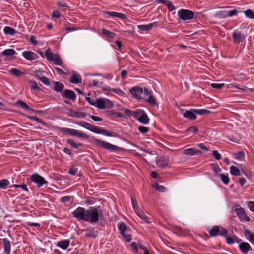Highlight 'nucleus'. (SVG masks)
<instances>
[{"label": "nucleus", "instance_id": "1", "mask_svg": "<svg viewBox=\"0 0 254 254\" xmlns=\"http://www.w3.org/2000/svg\"><path fill=\"white\" fill-rule=\"evenodd\" d=\"M72 213L78 220L94 223L98 221L100 216L102 215V211L99 206L91 207L88 210L78 207Z\"/></svg>", "mask_w": 254, "mask_h": 254}, {"label": "nucleus", "instance_id": "2", "mask_svg": "<svg viewBox=\"0 0 254 254\" xmlns=\"http://www.w3.org/2000/svg\"><path fill=\"white\" fill-rule=\"evenodd\" d=\"M95 107H96L99 109H104L105 108H111L113 107L112 102L108 99L106 98H98L95 101Z\"/></svg>", "mask_w": 254, "mask_h": 254}, {"label": "nucleus", "instance_id": "3", "mask_svg": "<svg viewBox=\"0 0 254 254\" xmlns=\"http://www.w3.org/2000/svg\"><path fill=\"white\" fill-rule=\"evenodd\" d=\"M178 15L179 18L186 21L193 18L194 12L191 10L181 9L178 11Z\"/></svg>", "mask_w": 254, "mask_h": 254}, {"label": "nucleus", "instance_id": "4", "mask_svg": "<svg viewBox=\"0 0 254 254\" xmlns=\"http://www.w3.org/2000/svg\"><path fill=\"white\" fill-rule=\"evenodd\" d=\"M94 143L97 145L103 147L104 149H107L109 151H116L118 149V147L111 144L110 143L100 140L98 139H94Z\"/></svg>", "mask_w": 254, "mask_h": 254}, {"label": "nucleus", "instance_id": "5", "mask_svg": "<svg viewBox=\"0 0 254 254\" xmlns=\"http://www.w3.org/2000/svg\"><path fill=\"white\" fill-rule=\"evenodd\" d=\"M227 230L222 227L218 226H213L209 231V233L211 236H215L217 235L225 236L227 234Z\"/></svg>", "mask_w": 254, "mask_h": 254}, {"label": "nucleus", "instance_id": "6", "mask_svg": "<svg viewBox=\"0 0 254 254\" xmlns=\"http://www.w3.org/2000/svg\"><path fill=\"white\" fill-rule=\"evenodd\" d=\"M145 89L141 87H134L131 89L130 93L131 95L136 99H143L144 93H145Z\"/></svg>", "mask_w": 254, "mask_h": 254}, {"label": "nucleus", "instance_id": "7", "mask_svg": "<svg viewBox=\"0 0 254 254\" xmlns=\"http://www.w3.org/2000/svg\"><path fill=\"white\" fill-rule=\"evenodd\" d=\"M135 118L140 123L143 124H147L149 122L148 117L143 110L136 111Z\"/></svg>", "mask_w": 254, "mask_h": 254}, {"label": "nucleus", "instance_id": "8", "mask_svg": "<svg viewBox=\"0 0 254 254\" xmlns=\"http://www.w3.org/2000/svg\"><path fill=\"white\" fill-rule=\"evenodd\" d=\"M31 181L37 184L38 187H40L44 184L48 183V182L38 174H34L31 176Z\"/></svg>", "mask_w": 254, "mask_h": 254}, {"label": "nucleus", "instance_id": "9", "mask_svg": "<svg viewBox=\"0 0 254 254\" xmlns=\"http://www.w3.org/2000/svg\"><path fill=\"white\" fill-rule=\"evenodd\" d=\"M143 99L153 106H156L157 104L155 99L152 95L151 92L148 91L147 89H145Z\"/></svg>", "mask_w": 254, "mask_h": 254}, {"label": "nucleus", "instance_id": "10", "mask_svg": "<svg viewBox=\"0 0 254 254\" xmlns=\"http://www.w3.org/2000/svg\"><path fill=\"white\" fill-rule=\"evenodd\" d=\"M232 37L234 43L239 44L245 41V37L240 32L234 31L232 33Z\"/></svg>", "mask_w": 254, "mask_h": 254}, {"label": "nucleus", "instance_id": "11", "mask_svg": "<svg viewBox=\"0 0 254 254\" xmlns=\"http://www.w3.org/2000/svg\"><path fill=\"white\" fill-rule=\"evenodd\" d=\"M235 212L241 221L248 222L250 218L247 215L243 208L240 207L235 209Z\"/></svg>", "mask_w": 254, "mask_h": 254}, {"label": "nucleus", "instance_id": "12", "mask_svg": "<svg viewBox=\"0 0 254 254\" xmlns=\"http://www.w3.org/2000/svg\"><path fill=\"white\" fill-rule=\"evenodd\" d=\"M77 125L82 127H83L90 130L93 132H98L97 131V127H95L93 125H92L89 123L84 122V121H80L76 123Z\"/></svg>", "mask_w": 254, "mask_h": 254}, {"label": "nucleus", "instance_id": "13", "mask_svg": "<svg viewBox=\"0 0 254 254\" xmlns=\"http://www.w3.org/2000/svg\"><path fill=\"white\" fill-rule=\"evenodd\" d=\"M23 56L29 61L34 60L38 58V55L33 52L30 51H25L22 52Z\"/></svg>", "mask_w": 254, "mask_h": 254}, {"label": "nucleus", "instance_id": "14", "mask_svg": "<svg viewBox=\"0 0 254 254\" xmlns=\"http://www.w3.org/2000/svg\"><path fill=\"white\" fill-rule=\"evenodd\" d=\"M239 248L243 254H246L251 250V247L248 243L241 242L239 245Z\"/></svg>", "mask_w": 254, "mask_h": 254}, {"label": "nucleus", "instance_id": "15", "mask_svg": "<svg viewBox=\"0 0 254 254\" xmlns=\"http://www.w3.org/2000/svg\"><path fill=\"white\" fill-rule=\"evenodd\" d=\"M1 241L4 248V254H10L11 252V244L10 241L7 238L2 239Z\"/></svg>", "mask_w": 254, "mask_h": 254}, {"label": "nucleus", "instance_id": "16", "mask_svg": "<svg viewBox=\"0 0 254 254\" xmlns=\"http://www.w3.org/2000/svg\"><path fill=\"white\" fill-rule=\"evenodd\" d=\"M69 240H62L58 242L56 245L57 247L61 248L63 250H66L70 244Z\"/></svg>", "mask_w": 254, "mask_h": 254}, {"label": "nucleus", "instance_id": "17", "mask_svg": "<svg viewBox=\"0 0 254 254\" xmlns=\"http://www.w3.org/2000/svg\"><path fill=\"white\" fill-rule=\"evenodd\" d=\"M183 153L187 155L194 156L201 153V152L197 149L190 148L184 150Z\"/></svg>", "mask_w": 254, "mask_h": 254}, {"label": "nucleus", "instance_id": "18", "mask_svg": "<svg viewBox=\"0 0 254 254\" xmlns=\"http://www.w3.org/2000/svg\"><path fill=\"white\" fill-rule=\"evenodd\" d=\"M69 116L74 118H84L86 114L83 112L71 110L69 113Z\"/></svg>", "mask_w": 254, "mask_h": 254}, {"label": "nucleus", "instance_id": "19", "mask_svg": "<svg viewBox=\"0 0 254 254\" xmlns=\"http://www.w3.org/2000/svg\"><path fill=\"white\" fill-rule=\"evenodd\" d=\"M169 161L167 158L165 157L159 158L156 160L157 165L159 167L164 168L168 165Z\"/></svg>", "mask_w": 254, "mask_h": 254}, {"label": "nucleus", "instance_id": "20", "mask_svg": "<svg viewBox=\"0 0 254 254\" xmlns=\"http://www.w3.org/2000/svg\"><path fill=\"white\" fill-rule=\"evenodd\" d=\"M64 96L66 98L75 100L76 97L75 93L70 90H65L64 92Z\"/></svg>", "mask_w": 254, "mask_h": 254}, {"label": "nucleus", "instance_id": "21", "mask_svg": "<svg viewBox=\"0 0 254 254\" xmlns=\"http://www.w3.org/2000/svg\"><path fill=\"white\" fill-rule=\"evenodd\" d=\"M70 82L73 84H78L81 82V77L80 75L76 73L73 72V75L70 78Z\"/></svg>", "mask_w": 254, "mask_h": 254}, {"label": "nucleus", "instance_id": "22", "mask_svg": "<svg viewBox=\"0 0 254 254\" xmlns=\"http://www.w3.org/2000/svg\"><path fill=\"white\" fill-rule=\"evenodd\" d=\"M195 112L194 111V110L190 111H186L183 114V116L185 118H188L191 119H195L196 118V116L195 114Z\"/></svg>", "mask_w": 254, "mask_h": 254}, {"label": "nucleus", "instance_id": "23", "mask_svg": "<svg viewBox=\"0 0 254 254\" xmlns=\"http://www.w3.org/2000/svg\"><path fill=\"white\" fill-rule=\"evenodd\" d=\"M142 220L146 223H150L149 218L144 214L142 210L136 211V213Z\"/></svg>", "mask_w": 254, "mask_h": 254}, {"label": "nucleus", "instance_id": "24", "mask_svg": "<svg viewBox=\"0 0 254 254\" xmlns=\"http://www.w3.org/2000/svg\"><path fill=\"white\" fill-rule=\"evenodd\" d=\"M155 23H149L146 25H140L138 26V28L141 31H148L151 29Z\"/></svg>", "mask_w": 254, "mask_h": 254}, {"label": "nucleus", "instance_id": "25", "mask_svg": "<svg viewBox=\"0 0 254 254\" xmlns=\"http://www.w3.org/2000/svg\"><path fill=\"white\" fill-rule=\"evenodd\" d=\"M57 55L53 54L49 49H47L45 52L46 58L49 61H53L55 56H56Z\"/></svg>", "mask_w": 254, "mask_h": 254}, {"label": "nucleus", "instance_id": "26", "mask_svg": "<svg viewBox=\"0 0 254 254\" xmlns=\"http://www.w3.org/2000/svg\"><path fill=\"white\" fill-rule=\"evenodd\" d=\"M73 136L78 138H83L86 139L89 138V136L86 133L76 129Z\"/></svg>", "mask_w": 254, "mask_h": 254}, {"label": "nucleus", "instance_id": "27", "mask_svg": "<svg viewBox=\"0 0 254 254\" xmlns=\"http://www.w3.org/2000/svg\"><path fill=\"white\" fill-rule=\"evenodd\" d=\"M245 235L247 239L253 245H254V234L252 232L246 230L245 232Z\"/></svg>", "mask_w": 254, "mask_h": 254}, {"label": "nucleus", "instance_id": "28", "mask_svg": "<svg viewBox=\"0 0 254 254\" xmlns=\"http://www.w3.org/2000/svg\"><path fill=\"white\" fill-rule=\"evenodd\" d=\"M230 173L232 175L239 176L240 175V170L235 166H231L230 168Z\"/></svg>", "mask_w": 254, "mask_h": 254}, {"label": "nucleus", "instance_id": "29", "mask_svg": "<svg viewBox=\"0 0 254 254\" xmlns=\"http://www.w3.org/2000/svg\"><path fill=\"white\" fill-rule=\"evenodd\" d=\"M3 31L5 34L10 35H13L16 33L15 30L13 28L9 26H6Z\"/></svg>", "mask_w": 254, "mask_h": 254}, {"label": "nucleus", "instance_id": "30", "mask_svg": "<svg viewBox=\"0 0 254 254\" xmlns=\"http://www.w3.org/2000/svg\"><path fill=\"white\" fill-rule=\"evenodd\" d=\"M109 91L112 92L113 93H116V94L121 96H123L125 95V93L123 91H122L120 88H110L109 89Z\"/></svg>", "mask_w": 254, "mask_h": 254}, {"label": "nucleus", "instance_id": "31", "mask_svg": "<svg viewBox=\"0 0 254 254\" xmlns=\"http://www.w3.org/2000/svg\"><path fill=\"white\" fill-rule=\"evenodd\" d=\"M53 61H54V63L55 64L61 66L62 67H64V65H63V61L58 54L56 55V56H55Z\"/></svg>", "mask_w": 254, "mask_h": 254}, {"label": "nucleus", "instance_id": "32", "mask_svg": "<svg viewBox=\"0 0 254 254\" xmlns=\"http://www.w3.org/2000/svg\"><path fill=\"white\" fill-rule=\"evenodd\" d=\"M226 241L228 244H232L235 242H239V240L236 237H226Z\"/></svg>", "mask_w": 254, "mask_h": 254}, {"label": "nucleus", "instance_id": "33", "mask_svg": "<svg viewBox=\"0 0 254 254\" xmlns=\"http://www.w3.org/2000/svg\"><path fill=\"white\" fill-rule=\"evenodd\" d=\"M15 51L13 49H7L2 52V54L4 56H11L15 54Z\"/></svg>", "mask_w": 254, "mask_h": 254}, {"label": "nucleus", "instance_id": "34", "mask_svg": "<svg viewBox=\"0 0 254 254\" xmlns=\"http://www.w3.org/2000/svg\"><path fill=\"white\" fill-rule=\"evenodd\" d=\"M97 130L99 132H95L96 133L102 134L106 136H113L112 134V133L111 132H110L109 131L105 130H103L101 131L100 128L98 127H97Z\"/></svg>", "mask_w": 254, "mask_h": 254}, {"label": "nucleus", "instance_id": "35", "mask_svg": "<svg viewBox=\"0 0 254 254\" xmlns=\"http://www.w3.org/2000/svg\"><path fill=\"white\" fill-rule=\"evenodd\" d=\"M216 17L218 18H225L227 17V11H220L216 13Z\"/></svg>", "mask_w": 254, "mask_h": 254}, {"label": "nucleus", "instance_id": "36", "mask_svg": "<svg viewBox=\"0 0 254 254\" xmlns=\"http://www.w3.org/2000/svg\"><path fill=\"white\" fill-rule=\"evenodd\" d=\"M119 230L121 234H124L127 230L126 225L123 223H120L118 224Z\"/></svg>", "mask_w": 254, "mask_h": 254}, {"label": "nucleus", "instance_id": "37", "mask_svg": "<svg viewBox=\"0 0 254 254\" xmlns=\"http://www.w3.org/2000/svg\"><path fill=\"white\" fill-rule=\"evenodd\" d=\"M243 12L247 18L251 19H254V13L251 9L243 11Z\"/></svg>", "mask_w": 254, "mask_h": 254}, {"label": "nucleus", "instance_id": "38", "mask_svg": "<svg viewBox=\"0 0 254 254\" xmlns=\"http://www.w3.org/2000/svg\"><path fill=\"white\" fill-rule=\"evenodd\" d=\"M9 181L7 179H2L0 181V188L5 189L9 185Z\"/></svg>", "mask_w": 254, "mask_h": 254}, {"label": "nucleus", "instance_id": "39", "mask_svg": "<svg viewBox=\"0 0 254 254\" xmlns=\"http://www.w3.org/2000/svg\"><path fill=\"white\" fill-rule=\"evenodd\" d=\"M187 132L188 135L195 134L198 132V129L193 126H191L187 129Z\"/></svg>", "mask_w": 254, "mask_h": 254}, {"label": "nucleus", "instance_id": "40", "mask_svg": "<svg viewBox=\"0 0 254 254\" xmlns=\"http://www.w3.org/2000/svg\"><path fill=\"white\" fill-rule=\"evenodd\" d=\"M64 85L60 82H55V90L57 92H61L64 88Z\"/></svg>", "mask_w": 254, "mask_h": 254}, {"label": "nucleus", "instance_id": "41", "mask_svg": "<svg viewBox=\"0 0 254 254\" xmlns=\"http://www.w3.org/2000/svg\"><path fill=\"white\" fill-rule=\"evenodd\" d=\"M67 142L75 148H78L81 146V144L77 143L71 139H68L67 140Z\"/></svg>", "mask_w": 254, "mask_h": 254}, {"label": "nucleus", "instance_id": "42", "mask_svg": "<svg viewBox=\"0 0 254 254\" xmlns=\"http://www.w3.org/2000/svg\"><path fill=\"white\" fill-rule=\"evenodd\" d=\"M16 104L17 105L20 106V107H21L22 108H23L24 109H25L26 110H28L30 109L29 106L22 101H21V100L17 101L16 102Z\"/></svg>", "mask_w": 254, "mask_h": 254}, {"label": "nucleus", "instance_id": "43", "mask_svg": "<svg viewBox=\"0 0 254 254\" xmlns=\"http://www.w3.org/2000/svg\"><path fill=\"white\" fill-rule=\"evenodd\" d=\"M234 156L236 160H243L245 157V154L243 152H239L237 153H235Z\"/></svg>", "mask_w": 254, "mask_h": 254}, {"label": "nucleus", "instance_id": "44", "mask_svg": "<svg viewBox=\"0 0 254 254\" xmlns=\"http://www.w3.org/2000/svg\"><path fill=\"white\" fill-rule=\"evenodd\" d=\"M153 187L158 191L160 192H165L166 190V189L165 187L162 185H160L156 183L153 185Z\"/></svg>", "mask_w": 254, "mask_h": 254}, {"label": "nucleus", "instance_id": "45", "mask_svg": "<svg viewBox=\"0 0 254 254\" xmlns=\"http://www.w3.org/2000/svg\"><path fill=\"white\" fill-rule=\"evenodd\" d=\"M102 31L103 34L108 36L110 38H113L115 36V34L114 33L109 31L105 29H103Z\"/></svg>", "mask_w": 254, "mask_h": 254}, {"label": "nucleus", "instance_id": "46", "mask_svg": "<svg viewBox=\"0 0 254 254\" xmlns=\"http://www.w3.org/2000/svg\"><path fill=\"white\" fill-rule=\"evenodd\" d=\"M71 128H65V127H60L59 130L61 132L63 133L65 135H70Z\"/></svg>", "mask_w": 254, "mask_h": 254}, {"label": "nucleus", "instance_id": "47", "mask_svg": "<svg viewBox=\"0 0 254 254\" xmlns=\"http://www.w3.org/2000/svg\"><path fill=\"white\" fill-rule=\"evenodd\" d=\"M9 72L13 75L16 76H19L23 74V73L20 71L17 68H12L10 70Z\"/></svg>", "mask_w": 254, "mask_h": 254}, {"label": "nucleus", "instance_id": "48", "mask_svg": "<svg viewBox=\"0 0 254 254\" xmlns=\"http://www.w3.org/2000/svg\"><path fill=\"white\" fill-rule=\"evenodd\" d=\"M162 1L164 2V3L167 6L169 10L170 11H172L174 10H175V7L173 5V4H172V2L171 1H168V0H162Z\"/></svg>", "mask_w": 254, "mask_h": 254}, {"label": "nucleus", "instance_id": "49", "mask_svg": "<svg viewBox=\"0 0 254 254\" xmlns=\"http://www.w3.org/2000/svg\"><path fill=\"white\" fill-rule=\"evenodd\" d=\"M220 177L222 181V182L225 184H228L229 182V178L228 176V175L223 174H220Z\"/></svg>", "mask_w": 254, "mask_h": 254}, {"label": "nucleus", "instance_id": "50", "mask_svg": "<svg viewBox=\"0 0 254 254\" xmlns=\"http://www.w3.org/2000/svg\"><path fill=\"white\" fill-rule=\"evenodd\" d=\"M29 85L30 87L32 89L35 90H38L39 89V88L36 82L34 81H29Z\"/></svg>", "mask_w": 254, "mask_h": 254}, {"label": "nucleus", "instance_id": "51", "mask_svg": "<svg viewBox=\"0 0 254 254\" xmlns=\"http://www.w3.org/2000/svg\"><path fill=\"white\" fill-rule=\"evenodd\" d=\"M194 111L199 114V115H204L206 114L207 113H208L209 112V111L205 110V109H197V110H194Z\"/></svg>", "mask_w": 254, "mask_h": 254}, {"label": "nucleus", "instance_id": "52", "mask_svg": "<svg viewBox=\"0 0 254 254\" xmlns=\"http://www.w3.org/2000/svg\"><path fill=\"white\" fill-rule=\"evenodd\" d=\"M131 201H132V206L133 207V208L134 209L135 213H136V211L137 210H141L139 208L138 204V203L136 200L133 199V198H131Z\"/></svg>", "mask_w": 254, "mask_h": 254}, {"label": "nucleus", "instance_id": "53", "mask_svg": "<svg viewBox=\"0 0 254 254\" xmlns=\"http://www.w3.org/2000/svg\"><path fill=\"white\" fill-rule=\"evenodd\" d=\"M14 187L15 188H20L23 189L25 191H28V189L27 187V186L25 184L22 185H13L11 186V187Z\"/></svg>", "mask_w": 254, "mask_h": 254}, {"label": "nucleus", "instance_id": "54", "mask_svg": "<svg viewBox=\"0 0 254 254\" xmlns=\"http://www.w3.org/2000/svg\"><path fill=\"white\" fill-rule=\"evenodd\" d=\"M225 84L223 83H212L211 87L215 89H221L224 86Z\"/></svg>", "mask_w": 254, "mask_h": 254}, {"label": "nucleus", "instance_id": "55", "mask_svg": "<svg viewBox=\"0 0 254 254\" xmlns=\"http://www.w3.org/2000/svg\"><path fill=\"white\" fill-rule=\"evenodd\" d=\"M138 129L140 132L143 134L148 131V128L147 127L144 126H139L138 127Z\"/></svg>", "mask_w": 254, "mask_h": 254}, {"label": "nucleus", "instance_id": "56", "mask_svg": "<svg viewBox=\"0 0 254 254\" xmlns=\"http://www.w3.org/2000/svg\"><path fill=\"white\" fill-rule=\"evenodd\" d=\"M238 11L236 9H233L229 11H227V17H232L237 14Z\"/></svg>", "mask_w": 254, "mask_h": 254}, {"label": "nucleus", "instance_id": "57", "mask_svg": "<svg viewBox=\"0 0 254 254\" xmlns=\"http://www.w3.org/2000/svg\"><path fill=\"white\" fill-rule=\"evenodd\" d=\"M40 80L45 85H49L50 82L48 78L46 77H42L40 78Z\"/></svg>", "mask_w": 254, "mask_h": 254}, {"label": "nucleus", "instance_id": "58", "mask_svg": "<svg viewBox=\"0 0 254 254\" xmlns=\"http://www.w3.org/2000/svg\"><path fill=\"white\" fill-rule=\"evenodd\" d=\"M213 155L216 160H220L221 158L220 154L216 150H214L212 152Z\"/></svg>", "mask_w": 254, "mask_h": 254}, {"label": "nucleus", "instance_id": "59", "mask_svg": "<svg viewBox=\"0 0 254 254\" xmlns=\"http://www.w3.org/2000/svg\"><path fill=\"white\" fill-rule=\"evenodd\" d=\"M121 235L123 236V237L124 238V240L126 241L129 242L131 240V237L129 234H126V233H124V234H121Z\"/></svg>", "mask_w": 254, "mask_h": 254}, {"label": "nucleus", "instance_id": "60", "mask_svg": "<svg viewBox=\"0 0 254 254\" xmlns=\"http://www.w3.org/2000/svg\"><path fill=\"white\" fill-rule=\"evenodd\" d=\"M248 207L251 211L254 212V202L249 201L248 202Z\"/></svg>", "mask_w": 254, "mask_h": 254}, {"label": "nucleus", "instance_id": "61", "mask_svg": "<svg viewBox=\"0 0 254 254\" xmlns=\"http://www.w3.org/2000/svg\"><path fill=\"white\" fill-rule=\"evenodd\" d=\"M78 172V169L76 168H71L69 170V173L71 175H75Z\"/></svg>", "mask_w": 254, "mask_h": 254}, {"label": "nucleus", "instance_id": "62", "mask_svg": "<svg viewBox=\"0 0 254 254\" xmlns=\"http://www.w3.org/2000/svg\"><path fill=\"white\" fill-rule=\"evenodd\" d=\"M105 13L111 17H117V12L113 11H106Z\"/></svg>", "mask_w": 254, "mask_h": 254}, {"label": "nucleus", "instance_id": "63", "mask_svg": "<svg viewBox=\"0 0 254 254\" xmlns=\"http://www.w3.org/2000/svg\"><path fill=\"white\" fill-rule=\"evenodd\" d=\"M71 199V197L70 196H65L61 198V201L63 203H66L67 201H69Z\"/></svg>", "mask_w": 254, "mask_h": 254}, {"label": "nucleus", "instance_id": "64", "mask_svg": "<svg viewBox=\"0 0 254 254\" xmlns=\"http://www.w3.org/2000/svg\"><path fill=\"white\" fill-rule=\"evenodd\" d=\"M85 99L88 101V102L91 105L94 106L95 105V101L92 100L90 97H86Z\"/></svg>", "mask_w": 254, "mask_h": 254}]
</instances>
